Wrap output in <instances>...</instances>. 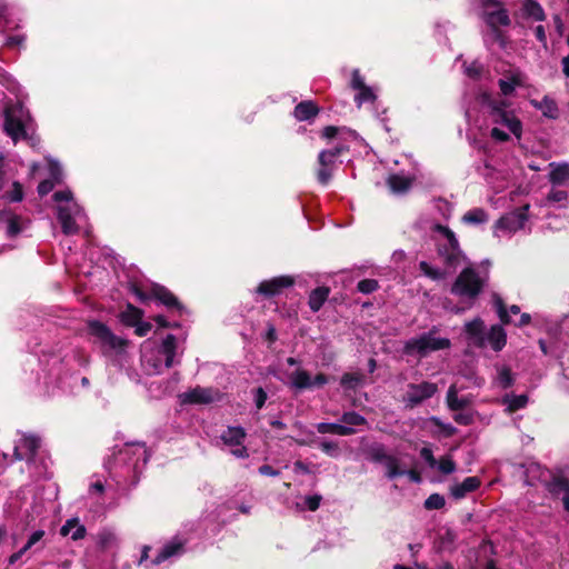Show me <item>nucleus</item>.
I'll return each mask as SVG.
<instances>
[{
	"instance_id": "obj_54",
	"label": "nucleus",
	"mask_w": 569,
	"mask_h": 569,
	"mask_svg": "<svg viewBox=\"0 0 569 569\" xmlns=\"http://www.w3.org/2000/svg\"><path fill=\"white\" fill-rule=\"evenodd\" d=\"M57 183L51 179H44L42 180L37 188V191L40 197L47 196L49 192L52 191Z\"/></svg>"
},
{
	"instance_id": "obj_40",
	"label": "nucleus",
	"mask_w": 569,
	"mask_h": 569,
	"mask_svg": "<svg viewBox=\"0 0 569 569\" xmlns=\"http://www.w3.org/2000/svg\"><path fill=\"white\" fill-rule=\"evenodd\" d=\"M129 290L137 297L139 302L143 305H147L152 300L151 284L148 287V290H143L138 283H131Z\"/></svg>"
},
{
	"instance_id": "obj_32",
	"label": "nucleus",
	"mask_w": 569,
	"mask_h": 569,
	"mask_svg": "<svg viewBox=\"0 0 569 569\" xmlns=\"http://www.w3.org/2000/svg\"><path fill=\"white\" fill-rule=\"evenodd\" d=\"M502 402L507 405V410L512 413L516 412L522 408H525L528 403V396L527 395H519V396H505L502 399Z\"/></svg>"
},
{
	"instance_id": "obj_6",
	"label": "nucleus",
	"mask_w": 569,
	"mask_h": 569,
	"mask_svg": "<svg viewBox=\"0 0 569 569\" xmlns=\"http://www.w3.org/2000/svg\"><path fill=\"white\" fill-rule=\"evenodd\" d=\"M483 281L477 271L470 267L465 268L451 286V293L475 300L483 290Z\"/></svg>"
},
{
	"instance_id": "obj_36",
	"label": "nucleus",
	"mask_w": 569,
	"mask_h": 569,
	"mask_svg": "<svg viewBox=\"0 0 569 569\" xmlns=\"http://www.w3.org/2000/svg\"><path fill=\"white\" fill-rule=\"evenodd\" d=\"M488 219L487 212L482 208H475L469 211H467L463 217L462 221L466 223H483Z\"/></svg>"
},
{
	"instance_id": "obj_22",
	"label": "nucleus",
	"mask_w": 569,
	"mask_h": 569,
	"mask_svg": "<svg viewBox=\"0 0 569 569\" xmlns=\"http://www.w3.org/2000/svg\"><path fill=\"white\" fill-rule=\"evenodd\" d=\"M330 293V288L326 286L317 287L313 289L308 299V305L311 311L318 312L325 302L327 301Z\"/></svg>"
},
{
	"instance_id": "obj_61",
	"label": "nucleus",
	"mask_w": 569,
	"mask_h": 569,
	"mask_svg": "<svg viewBox=\"0 0 569 569\" xmlns=\"http://www.w3.org/2000/svg\"><path fill=\"white\" fill-rule=\"evenodd\" d=\"M351 87L355 90H359V89L367 87V84L365 83V80L358 69L353 70V72H352Z\"/></svg>"
},
{
	"instance_id": "obj_18",
	"label": "nucleus",
	"mask_w": 569,
	"mask_h": 569,
	"mask_svg": "<svg viewBox=\"0 0 569 569\" xmlns=\"http://www.w3.org/2000/svg\"><path fill=\"white\" fill-rule=\"evenodd\" d=\"M57 218L61 224L62 232L67 236L74 234L79 231L76 220L73 219L68 207L58 206Z\"/></svg>"
},
{
	"instance_id": "obj_28",
	"label": "nucleus",
	"mask_w": 569,
	"mask_h": 569,
	"mask_svg": "<svg viewBox=\"0 0 569 569\" xmlns=\"http://www.w3.org/2000/svg\"><path fill=\"white\" fill-rule=\"evenodd\" d=\"M246 438V431L242 427H228L221 435V440L227 446H241Z\"/></svg>"
},
{
	"instance_id": "obj_24",
	"label": "nucleus",
	"mask_w": 569,
	"mask_h": 569,
	"mask_svg": "<svg viewBox=\"0 0 569 569\" xmlns=\"http://www.w3.org/2000/svg\"><path fill=\"white\" fill-rule=\"evenodd\" d=\"M531 104L549 119H557L559 117V109L556 101L548 96H545L541 101L531 100Z\"/></svg>"
},
{
	"instance_id": "obj_33",
	"label": "nucleus",
	"mask_w": 569,
	"mask_h": 569,
	"mask_svg": "<svg viewBox=\"0 0 569 569\" xmlns=\"http://www.w3.org/2000/svg\"><path fill=\"white\" fill-rule=\"evenodd\" d=\"M569 178V164H557L549 173V181L552 184H561Z\"/></svg>"
},
{
	"instance_id": "obj_23",
	"label": "nucleus",
	"mask_w": 569,
	"mask_h": 569,
	"mask_svg": "<svg viewBox=\"0 0 569 569\" xmlns=\"http://www.w3.org/2000/svg\"><path fill=\"white\" fill-rule=\"evenodd\" d=\"M335 160L331 157H326L323 160L321 159V152L318 154V162L320 168L317 171V180L320 184L327 186L332 177V166L335 164Z\"/></svg>"
},
{
	"instance_id": "obj_9",
	"label": "nucleus",
	"mask_w": 569,
	"mask_h": 569,
	"mask_svg": "<svg viewBox=\"0 0 569 569\" xmlns=\"http://www.w3.org/2000/svg\"><path fill=\"white\" fill-rule=\"evenodd\" d=\"M296 283V279L292 276L284 274L273 277L269 280L261 281L256 292L267 299L280 295L284 289L292 287Z\"/></svg>"
},
{
	"instance_id": "obj_21",
	"label": "nucleus",
	"mask_w": 569,
	"mask_h": 569,
	"mask_svg": "<svg viewBox=\"0 0 569 569\" xmlns=\"http://www.w3.org/2000/svg\"><path fill=\"white\" fill-rule=\"evenodd\" d=\"M387 186L393 193H406L412 186V179L398 173H392L387 179Z\"/></svg>"
},
{
	"instance_id": "obj_47",
	"label": "nucleus",
	"mask_w": 569,
	"mask_h": 569,
	"mask_svg": "<svg viewBox=\"0 0 569 569\" xmlns=\"http://www.w3.org/2000/svg\"><path fill=\"white\" fill-rule=\"evenodd\" d=\"M439 471L443 475H450L456 471L457 465L451 458V456H443L437 461L436 465Z\"/></svg>"
},
{
	"instance_id": "obj_15",
	"label": "nucleus",
	"mask_w": 569,
	"mask_h": 569,
	"mask_svg": "<svg viewBox=\"0 0 569 569\" xmlns=\"http://www.w3.org/2000/svg\"><path fill=\"white\" fill-rule=\"evenodd\" d=\"M446 402L449 410L457 412L469 408L472 405L470 396L458 397V389L456 385H451L448 388L446 395Z\"/></svg>"
},
{
	"instance_id": "obj_55",
	"label": "nucleus",
	"mask_w": 569,
	"mask_h": 569,
	"mask_svg": "<svg viewBox=\"0 0 569 569\" xmlns=\"http://www.w3.org/2000/svg\"><path fill=\"white\" fill-rule=\"evenodd\" d=\"M345 151H348V148L343 144L336 146L332 149L322 150L321 151V159L323 160L326 157H331L336 159L340 154H342Z\"/></svg>"
},
{
	"instance_id": "obj_19",
	"label": "nucleus",
	"mask_w": 569,
	"mask_h": 569,
	"mask_svg": "<svg viewBox=\"0 0 569 569\" xmlns=\"http://www.w3.org/2000/svg\"><path fill=\"white\" fill-rule=\"evenodd\" d=\"M143 316H144V312L142 309L128 302L126 305L124 310H122L119 313V320L123 326L132 328L133 326L138 325V322H140V320L143 319Z\"/></svg>"
},
{
	"instance_id": "obj_62",
	"label": "nucleus",
	"mask_w": 569,
	"mask_h": 569,
	"mask_svg": "<svg viewBox=\"0 0 569 569\" xmlns=\"http://www.w3.org/2000/svg\"><path fill=\"white\" fill-rule=\"evenodd\" d=\"M490 137L496 140V141H499V142H507L510 140V136L505 132L503 130L495 127L491 129L490 131Z\"/></svg>"
},
{
	"instance_id": "obj_25",
	"label": "nucleus",
	"mask_w": 569,
	"mask_h": 569,
	"mask_svg": "<svg viewBox=\"0 0 569 569\" xmlns=\"http://www.w3.org/2000/svg\"><path fill=\"white\" fill-rule=\"evenodd\" d=\"M183 550V542L182 541H170L166 543L159 553L156 556V558L152 560L154 565H159L167 559L180 553Z\"/></svg>"
},
{
	"instance_id": "obj_3",
	"label": "nucleus",
	"mask_w": 569,
	"mask_h": 569,
	"mask_svg": "<svg viewBox=\"0 0 569 569\" xmlns=\"http://www.w3.org/2000/svg\"><path fill=\"white\" fill-rule=\"evenodd\" d=\"M437 331L438 329L432 327L428 332L409 339L403 346V353L407 356L418 355L420 358H423L432 351L449 349L451 341L448 338L435 337Z\"/></svg>"
},
{
	"instance_id": "obj_48",
	"label": "nucleus",
	"mask_w": 569,
	"mask_h": 569,
	"mask_svg": "<svg viewBox=\"0 0 569 569\" xmlns=\"http://www.w3.org/2000/svg\"><path fill=\"white\" fill-rule=\"evenodd\" d=\"M48 170H49V174H50L49 179L53 180L57 184L62 183L63 171L57 161L50 160L48 163Z\"/></svg>"
},
{
	"instance_id": "obj_59",
	"label": "nucleus",
	"mask_w": 569,
	"mask_h": 569,
	"mask_svg": "<svg viewBox=\"0 0 569 569\" xmlns=\"http://www.w3.org/2000/svg\"><path fill=\"white\" fill-rule=\"evenodd\" d=\"M420 456L431 468L436 467L437 459L435 458L433 452L430 448L423 447L420 450Z\"/></svg>"
},
{
	"instance_id": "obj_60",
	"label": "nucleus",
	"mask_w": 569,
	"mask_h": 569,
	"mask_svg": "<svg viewBox=\"0 0 569 569\" xmlns=\"http://www.w3.org/2000/svg\"><path fill=\"white\" fill-rule=\"evenodd\" d=\"M132 328H134V333L138 337H146L152 329V325L150 322L140 320V322H138V325L133 326Z\"/></svg>"
},
{
	"instance_id": "obj_27",
	"label": "nucleus",
	"mask_w": 569,
	"mask_h": 569,
	"mask_svg": "<svg viewBox=\"0 0 569 569\" xmlns=\"http://www.w3.org/2000/svg\"><path fill=\"white\" fill-rule=\"evenodd\" d=\"M366 458L375 463L385 462L390 456L385 445L373 442L365 449Z\"/></svg>"
},
{
	"instance_id": "obj_58",
	"label": "nucleus",
	"mask_w": 569,
	"mask_h": 569,
	"mask_svg": "<svg viewBox=\"0 0 569 569\" xmlns=\"http://www.w3.org/2000/svg\"><path fill=\"white\" fill-rule=\"evenodd\" d=\"M267 398H268V395L262 387H258L254 390V403H256L257 409H261L264 406Z\"/></svg>"
},
{
	"instance_id": "obj_41",
	"label": "nucleus",
	"mask_w": 569,
	"mask_h": 569,
	"mask_svg": "<svg viewBox=\"0 0 569 569\" xmlns=\"http://www.w3.org/2000/svg\"><path fill=\"white\" fill-rule=\"evenodd\" d=\"M419 270L431 280H441L445 278L446 273L441 270L433 268L427 261L419 262Z\"/></svg>"
},
{
	"instance_id": "obj_38",
	"label": "nucleus",
	"mask_w": 569,
	"mask_h": 569,
	"mask_svg": "<svg viewBox=\"0 0 569 569\" xmlns=\"http://www.w3.org/2000/svg\"><path fill=\"white\" fill-rule=\"evenodd\" d=\"M340 421L342 423H345L343 426L351 427V428L353 426L367 425V419L356 411L343 412L340 418Z\"/></svg>"
},
{
	"instance_id": "obj_1",
	"label": "nucleus",
	"mask_w": 569,
	"mask_h": 569,
	"mask_svg": "<svg viewBox=\"0 0 569 569\" xmlns=\"http://www.w3.org/2000/svg\"><path fill=\"white\" fill-rule=\"evenodd\" d=\"M485 329V322L479 317L465 323L463 331L469 346L482 349L489 343L493 351H501L507 345V332L502 323L492 325L487 335Z\"/></svg>"
},
{
	"instance_id": "obj_43",
	"label": "nucleus",
	"mask_w": 569,
	"mask_h": 569,
	"mask_svg": "<svg viewBox=\"0 0 569 569\" xmlns=\"http://www.w3.org/2000/svg\"><path fill=\"white\" fill-rule=\"evenodd\" d=\"M446 505V499L440 493H431L423 502L426 510H439Z\"/></svg>"
},
{
	"instance_id": "obj_2",
	"label": "nucleus",
	"mask_w": 569,
	"mask_h": 569,
	"mask_svg": "<svg viewBox=\"0 0 569 569\" xmlns=\"http://www.w3.org/2000/svg\"><path fill=\"white\" fill-rule=\"evenodd\" d=\"M481 101L489 108L488 113L493 123L507 127L518 139L521 137L522 123L515 116L513 111L507 110L508 102L506 100L492 99L489 93L485 92L481 96Z\"/></svg>"
},
{
	"instance_id": "obj_45",
	"label": "nucleus",
	"mask_w": 569,
	"mask_h": 569,
	"mask_svg": "<svg viewBox=\"0 0 569 569\" xmlns=\"http://www.w3.org/2000/svg\"><path fill=\"white\" fill-rule=\"evenodd\" d=\"M520 84V79L516 76L511 77L509 80H499V88L503 96H511L515 91V88Z\"/></svg>"
},
{
	"instance_id": "obj_8",
	"label": "nucleus",
	"mask_w": 569,
	"mask_h": 569,
	"mask_svg": "<svg viewBox=\"0 0 569 569\" xmlns=\"http://www.w3.org/2000/svg\"><path fill=\"white\" fill-rule=\"evenodd\" d=\"M485 9L482 12L483 21L491 28L495 37L498 41L502 40V32L499 30V27H507L510 24L511 20L509 18L508 11L503 8H496L497 4L501 2H483Z\"/></svg>"
},
{
	"instance_id": "obj_52",
	"label": "nucleus",
	"mask_w": 569,
	"mask_h": 569,
	"mask_svg": "<svg viewBox=\"0 0 569 569\" xmlns=\"http://www.w3.org/2000/svg\"><path fill=\"white\" fill-rule=\"evenodd\" d=\"M358 94L356 96V100L359 103L362 102H371L376 99V94L373 93L372 89L370 87H365L362 89L358 90Z\"/></svg>"
},
{
	"instance_id": "obj_29",
	"label": "nucleus",
	"mask_w": 569,
	"mask_h": 569,
	"mask_svg": "<svg viewBox=\"0 0 569 569\" xmlns=\"http://www.w3.org/2000/svg\"><path fill=\"white\" fill-rule=\"evenodd\" d=\"M291 386L298 390L311 389L310 373L305 369H298L290 376Z\"/></svg>"
},
{
	"instance_id": "obj_13",
	"label": "nucleus",
	"mask_w": 569,
	"mask_h": 569,
	"mask_svg": "<svg viewBox=\"0 0 569 569\" xmlns=\"http://www.w3.org/2000/svg\"><path fill=\"white\" fill-rule=\"evenodd\" d=\"M529 204H525L509 214H506L496 221L495 227L500 230L518 231L523 228L528 220Z\"/></svg>"
},
{
	"instance_id": "obj_50",
	"label": "nucleus",
	"mask_w": 569,
	"mask_h": 569,
	"mask_svg": "<svg viewBox=\"0 0 569 569\" xmlns=\"http://www.w3.org/2000/svg\"><path fill=\"white\" fill-rule=\"evenodd\" d=\"M11 202H20L23 199V187L19 181L12 183V190L4 196Z\"/></svg>"
},
{
	"instance_id": "obj_17",
	"label": "nucleus",
	"mask_w": 569,
	"mask_h": 569,
	"mask_svg": "<svg viewBox=\"0 0 569 569\" xmlns=\"http://www.w3.org/2000/svg\"><path fill=\"white\" fill-rule=\"evenodd\" d=\"M492 301L493 307L498 313L499 320L505 326L511 323L509 312H511L512 315L520 313V307L518 305H511L509 308H507L503 299L498 293L492 295Z\"/></svg>"
},
{
	"instance_id": "obj_44",
	"label": "nucleus",
	"mask_w": 569,
	"mask_h": 569,
	"mask_svg": "<svg viewBox=\"0 0 569 569\" xmlns=\"http://www.w3.org/2000/svg\"><path fill=\"white\" fill-rule=\"evenodd\" d=\"M498 381H499V386L502 389H508V388L512 387V385L515 382V377L509 367L503 366L501 368V370L499 371Z\"/></svg>"
},
{
	"instance_id": "obj_37",
	"label": "nucleus",
	"mask_w": 569,
	"mask_h": 569,
	"mask_svg": "<svg viewBox=\"0 0 569 569\" xmlns=\"http://www.w3.org/2000/svg\"><path fill=\"white\" fill-rule=\"evenodd\" d=\"M523 13L536 21H543L546 14L539 2H523Z\"/></svg>"
},
{
	"instance_id": "obj_53",
	"label": "nucleus",
	"mask_w": 569,
	"mask_h": 569,
	"mask_svg": "<svg viewBox=\"0 0 569 569\" xmlns=\"http://www.w3.org/2000/svg\"><path fill=\"white\" fill-rule=\"evenodd\" d=\"M320 449L330 457H338L340 453L337 442L325 440L320 443Z\"/></svg>"
},
{
	"instance_id": "obj_49",
	"label": "nucleus",
	"mask_w": 569,
	"mask_h": 569,
	"mask_svg": "<svg viewBox=\"0 0 569 569\" xmlns=\"http://www.w3.org/2000/svg\"><path fill=\"white\" fill-rule=\"evenodd\" d=\"M379 288V283L376 279H362L357 283L359 292L369 295L375 292Z\"/></svg>"
},
{
	"instance_id": "obj_64",
	"label": "nucleus",
	"mask_w": 569,
	"mask_h": 569,
	"mask_svg": "<svg viewBox=\"0 0 569 569\" xmlns=\"http://www.w3.org/2000/svg\"><path fill=\"white\" fill-rule=\"evenodd\" d=\"M568 197V193L567 191L565 190H555L552 189L549 193H548V200L549 201H552V202H560V201H563L566 200Z\"/></svg>"
},
{
	"instance_id": "obj_51",
	"label": "nucleus",
	"mask_w": 569,
	"mask_h": 569,
	"mask_svg": "<svg viewBox=\"0 0 569 569\" xmlns=\"http://www.w3.org/2000/svg\"><path fill=\"white\" fill-rule=\"evenodd\" d=\"M453 420L460 426H470L473 423V413L468 411H457L453 415Z\"/></svg>"
},
{
	"instance_id": "obj_12",
	"label": "nucleus",
	"mask_w": 569,
	"mask_h": 569,
	"mask_svg": "<svg viewBox=\"0 0 569 569\" xmlns=\"http://www.w3.org/2000/svg\"><path fill=\"white\" fill-rule=\"evenodd\" d=\"M438 388L437 385L429 381H423L421 383H410L408 385V391L405 396V401L411 408L420 405L422 401L431 398Z\"/></svg>"
},
{
	"instance_id": "obj_31",
	"label": "nucleus",
	"mask_w": 569,
	"mask_h": 569,
	"mask_svg": "<svg viewBox=\"0 0 569 569\" xmlns=\"http://www.w3.org/2000/svg\"><path fill=\"white\" fill-rule=\"evenodd\" d=\"M21 447L26 450L24 453L28 455L27 461L31 462L40 448V439L36 436H24L21 439Z\"/></svg>"
},
{
	"instance_id": "obj_34",
	"label": "nucleus",
	"mask_w": 569,
	"mask_h": 569,
	"mask_svg": "<svg viewBox=\"0 0 569 569\" xmlns=\"http://www.w3.org/2000/svg\"><path fill=\"white\" fill-rule=\"evenodd\" d=\"M382 463L386 466V477L388 479H395L406 473V470L400 468L398 458L392 455Z\"/></svg>"
},
{
	"instance_id": "obj_35",
	"label": "nucleus",
	"mask_w": 569,
	"mask_h": 569,
	"mask_svg": "<svg viewBox=\"0 0 569 569\" xmlns=\"http://www.w3.org/2000/svg\"><path fill=\"white\" fill-rule=\"evenodd\" d=\"M548 490L552 496L569 491V480L562 476H555L548 483Z\"/></svg>"
},
{
	"instance_id": "obj_39",
	"label": "nucleus",
	"mask_w": 569,
	"mask_h": 569,
	"mask_svg": "<svg viewBox=\"0 0 569 569\" xmlns=\"http://www.w3.org/2000/svg\"><path fill=\"white\" fill-rule=\"evenodd\" d=\"M117 537L109 530H102L98 533V547L100 550L106 551L116 545Z\"/></svg>"
},
{
	"instance_id": "obj_20",
	"label": "nucleus",
	"mask_w": 569,
	"mask_h": 569,
	"mask_svg": "<svg viewBox=\"0 0 569 569\" xmlns=\"http://www.w3.org/2000/svg\"><path fill=\"white\" fill-rule=\"evenodd\" d=\"M177 351V338L174 335L169 333L162 340L160 352L164 356V366L167 369L173 366V360Z\"/></svg>"
},
{
	"instance_id": "obj_7",
	"label": "nucleus",
	"mask_w": 569,
	"mask_h": 569,
	"mask_svg": "<svg viewBox=\"0 0 569 569\" xmlns=\"http://www.w3.org/2000/svg\"><path fill=\"white\" fill-rule=\"evenodd\" d=\"M21 108L13 106L6 107L3 112V130L14 143H17L19 140H26L28 138L26 126L21 119Z\"/></svg>"
},
{
	"instance_id": "obj_63",
	"label": "nucleus",
	"mask_w": 569,
	"mask_h": 569,
	"mask_svg": "<svg viewBox=\"0 0 569 569\" xmlns=\"http://www.w3.org/2000/svg\"><path fill=\"white\" fill-rule=\"evenodd\" d=\"M153 320L156 321V323L161 327V328H174V329H178L180 328V323L179 322H169L167 320V318L162 315H158L153 318Z\"/></svg>"
},
{
	"instance_id": "obj_46",
	"label": "nucleus",
	"mask_w": 569,
	"mask_h": 569,
	"mask_svg": "<svg viewBox=\"0 0 569 569\" xmlns=\"http://www.w3.org/2000/svg\"><path fill=\"white\" fill-rule=\"evenodd\" d=\"M21 222L20 217L17 214H11L8 219V226H7V237L8 238H16L21 232Z\"/></svg>"
},
{
	"instance_id": "obj_11",
	"label": "nucleus",
	"mask_w": 569,
	"mask_h": 569,
	"mask_svg": "<svg viewBox=\"0 0 569 569\" xmlns=\"http://www.w3.org/2000/svg\"><path fill=\"white\" fill-rule=\"evenodd\" d=\"M180 398L181 402L186 405H209L219 400L220 392L212 387L204 388L197 386L183 392Z\"/></svg>"
},
{
	"instance_id": "obj_10",
	"label": "nucleus",
	"mask_w": 569,
	"mask_h": 569,
	"mask_svg": "<svg viewBox=\"0 0 569 569\" xmlns=\"http://www.w3.org/2000/svg\"><path fill=\"white\" fill-rule=\"evenodd\" d=\"M151 296L153 301L166 307L169 311L176 310L181 315L186 309L171 290L158 282H151Z\"/></svg>"
},
{
	"instance_id": "obj_30",
	"label": "nucleus",
	"mask_w": 569,
	"mask_h": 569,
	"mask_svg": "<svg viewBox=\"0 0 569 569\" xmlns=\"http://www.w3.org/2000/svg\"><path fill=\"white\" fill-rule=\"evenodd\" d=\"M365 376L360 372H346L340 378V386L345 390H356L363 383Z\"/></svg>"
},
{
	"instance_id": "obj_57",
	"label": "nucleus",
	"mask_w": 569,
	"mask_h": 569,
	"mask_svg": "<svg viewBox=\"0 0 569 569\" xmlns=\"http://www.w3.org/2000/svg\"><path fill=\"white\" fill-rule=\"evenodd\" d=\"M481 73L482 67L476 61L466 67V74L471 79H479Z\"/></svg>"
},
{
	"instance_id": "obj_16",
	"label": "nucleus",
	"mask_w": 569,
	"mask_h": 569,
	"mask_svg": "<svg viewBox=\"0 0 569 569\" xmlns=\"http://www.w3.org/2000/svg\"><path fill=\"white\" fill-rule=\"evenodd\" d=\"M320 112L319 106L312 100H302L296 104L293 117L298 121H311Z\"/></svg>"
},
{
	"instance_id": "obj_56",
	"label": "nucleus",
	"mask_w": 569,
	"mask_h": 569,
	"mask_svg": "<svg viewBox=\"0 0 569 569\" xmlns=\"http://www.w3.org/2000/svg\"><path fill=\"white\" fill-rule=\"evenodd\" d=\"M322 497L320 495L307 496L305 499V503L310 511H316L320 507V502Z\"/></svg>"
},
{
	"instance_id": "obj_4",
	"label": "nucleus",
	"mask_w": 569,
	"mask_h": 569,
	"mask_svg": "<svg viewBox=\"0 0 569 569\" xmlns=\"http://www.w3.org/2000/svg\"><path fill=\"white\" fill-rule=\"evenodd\" d=\"M433 231L442 234L446 239V243L437 244V253L442 258L446 267L456 269L463 258V251L455 232L447 226L436 223L432 228Z\"/></svg>"
},
{
	"instance_id": "obj_42",
	"label": "nucleus",
	"mask_w": 569,
	"mask_h": 569,
	"mask_svg": "<svg viewBox=\"0 0 569 569\" xmlns=\"http://www.w3.org/2000/svg\"><path fill=\"white\" fill-rule=\"evenodd\" d=\"M430 421L431 423L437 427L440 432L446 437V438H450V437H453L457 432H458V429L452 426L451 423H445L440 418L438 417H431L430 418Z\"/></svg>"
},
{
	"instance_id": "obj_14",
	"label": "nucleus",
	"mask_w": 569,
	"mask_h": 569,
	"mask_svg": "<svg viewBox=\"0 0 569 569\" xmlns=\"http://www.w3.org/2000/svg\"><path fill=\"white\" fill-rule=\"evenodd\" d=\"M481 486V480L477 476L467 477L460 483H455L450 487V495L455 499H462L468 493L475 492Z\"/></svg>"
},
{
	"instance_id": "obj_5",
	"label": "nucleus",
	"mask_w": 569,
	"mask_h": 569,
	"mask_svg": "<svg viewBox=\"0 0 569 569\" xmlns=\"http://www.w3.org/2000/svg\"><path fill=\"white\" fill-rule=\"evenodd\" d=\"M88 335L94 338V342L99 343L102 352L122 351L128 346V340L116 336L111 329L99 320L87 321Z\"/></svg>"
},
{
	"instance_id": "obj_26",
	"label": "nucleus",
	"mask_w": 569,
	"mask_h": 569,
	"mask_svg": "<svg viewBox=\"0 0 569 569\" xmlns=\"http://www.w3.org/2000/svg\"><path fill=\"white\" fill-rule=\"evenodd\" d=\"M317 431L321 435L332 433L339 436H351L356 430L340 423L320 422L316 426Z\"/></svg>"
}]
</instances>
